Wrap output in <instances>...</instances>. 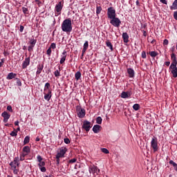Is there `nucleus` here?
Returning <instances> with one entry per match:
<instances>
[{
	"instance_id": "de8ad7c7",
	"label": "nucleus",
	"mask_w": 177,
	"mask_h": 177,
	"mask_svg": "<svg viewBox=\"0 0 177 177\" xmlns=\"http://www.w3.org/2000/svg\"><path fill=\"white\" fill-rule=\"evenodd\" d=\"M141 56L142 57V59H146V52L145 51H142Z\"/></svg>"
},
{
	"instance_id": "bb28decb",
	"label": "nucleus",
	"mask_w": 177,
	"mask_h": 177,
	"mask_svg": "<svg viewBox=\"0 0 177 177\" xmlns=\"http://www.w3.org/2000/svg\"><path fill=\"white\" fill-rule=\"evenodd\" d=\"M75 80H77V81H78V80H80L81 78V72L78 71L75 73Z\"/></svg>"
},
{
	"instance_id": "8fccbe9b",
	"label": "nucleus",
	"mask_w": 177,
	"mask_h": 177,
	"mask_svg": "<svg viewBox=\"0 0 177 177\" xmlns=\"http://www.w3.org/2000/svg\"><path fill=\"white\" fill-rule=\"evenodd\" d=\"M37 161H38L39 162H40L42 161V157H41V156H39V155L37 156Z\"/></svg>"
},
{
	"instance_id": "9b49d317",
	"label": "nucleus",
	"mask_w": 177,
	"mask_h": 177,
	"mask_svg": "<svg viewBox=\"0 0 177 177\" xmlns=\"http://www.w3.org/2000/svg\"><path fill=\"white\" fill-rule=\"evenodd\" d=\"M170 69L171 74L173 75L174 78L177 77V67L176 65H170Z\"/></svg>"
},
{
	"instance_id": "7c9ffc66",
	"label": "nucleus",
	"mask_w": 177,
	"mask_h": 177,
	"mask_svg": "<svg viewBox=\"0 0 177 177\" xmlns=\"http://www.w3.org/2000/svg\"><path fill=\"white\" fill-rule=\"evenodd\" d=\"M29 142H30V137L29 136H26L24 138V145H27V143H29Z\"/></svg>"
},
{
	"instance_id": "e433bc0d",
	"label": "nucleus",
	"mask_w": 177,
	"mask_h": 177,
	"mask_svg": "<svg viewBox=\"0 0 177 177\" xmlns=\"http://www.w3.org/2000/svg\"><path fill=\"white\" fill-rule=\"evenodd\" d=\"M22 12L23 13H24V15H27V12H28V9L27 8L23 7Z\"/></svg>"
},
{
	"instance_id": "864d4df0",
	"label": "nucleus",
	"mask_w": 177,
	"mask_h": 177,
	"mask_svg": "<svg viewBox=\"0 0 177 177\" xmlns=\"http://www.w3.org/2000/svg\"><path fill=\"white\" fill-rule=\"evenodd\" d=\"M168 44H169L168 39H165L163 41V45H168Z\"/></svg>"
},
{
	"instance_id": "c9c22d12",
	"label": "nucleus",
	"mask_w": 177,
	"mask_h": 177,
	"mask_svg": "<svg viewBox=\"0 0 177 177\" xmlns=\"http://www.w3.org/2000/svg\"><path fill=\"white\" fill-rule=\"evenodd\" d=\"M101 151H102V153H104V154H109V151H108V149H106V148H102V149H101Z\"/></svg>"
},
{
	"instance_id": "a18cd8bd",
	"label": "nucleus",
	"mask_w": 177,
	"mask_h": 177,
	"mask_svg": "<svg viewBox=\"0 0 177 177\" xmlns=\"http://www.w3.org/2000/svg\"><path fill=\"white\" fill-rule=\"evenodd\" d=\"M10 136H17V131H12L10 133Z\"/></svg>"
},
{
	"instance_id": "dca6fc26",
	"label": "nucleus",
	"mask_w": 177,
	"mask_h": 177,
	"mask_svg": "<svg viewBox=\"0 0 177 177\" xmlns=\"http://www.w3.org/2000/svg\"><path fill=\"white\" fill-rule=\"evenodd\" d=\"M171 59L172 60V63L171 64V66H175L177 65V61H176V55H175V53H171Z\"/></svg>"
},
{
	"instance_id": "4be33fe9",
	"label": "nucleus",
	"mask_w": 177,
	"mask_h": 177,
	"mask_svg": "<svg viewBox=\"0 0 177 177\" xmlns=\"http://www.w3.org/2000/svg\"><path fill=\"white\" fill-rule=\"evenodd\" d=\"M30 147L28 146H25L22 149V152L26 154H30Z\"/></svg>"
},
{
	"instance_id": "f257e3e1",
	"label": "nucleus",
	"mask_w": 177,
	"mask_h": 177,
	"mask_svg": "<svg viewBox=\"0 0 177 177\" xmlns=\"http://www.w3.org/2000/svg\"><path fill=\"white\" fill-rule=\"evenodd\" d=\"M61 28L64 32H71V31H73V24L71 23V19H66L64 20Z\"/></svg>"
},
{
	"instance_id": "09e8293b",
	"label": "nucleus",
	"mask_w": 177,
	"mask_h": 177,
	"mask_svg": "<svg viewBox=\"0 0 177 177\" xmlns=\"http://www.w3.org/2000/svg\"><path fill=\"white\" fill-rule=\"evenodd\" d=\"M17 84L18 86H21V81H20L19 79H17Z\"/></svg>"
},
{
	"instance_id": "69168bd1",
	"label": "nucleus",
	"mask_w": 177,
	"mask_h": 177,
	"mask_svg": "<svg viewBox=\"0 0 177 177\" xmlns=\"http://www.w3.org/2000/svg\"><path fill=\"white\" fill-rule=\"evenodd\" d=\"M88 49L87 48H84L82 49V53H85Z\"/></svg>"
},
{
	"instance_id": "6e6552de",
	"label": "nucleus",
	"mask_w": 177,
	"mask_h": 177,
	"mask_svg": "<svg viewBox=\"0 0 177 177\" xmlns=\"http://www.w3.org/2000/svg\"><path fill=\"white\" fill-rule=\"evenodd\" d=\"M44 95L45 100L49 102L50 100V98L52 97V90H48V91H44Z\"/></svg>"
},
{
	"instance_id": "ddd939ff",
	"label": "nucleus",
	"mask_w": 177,
	"mask_h": 177,
	"mask_svg": "<svg viewBox=\"0 0 177 177\" xmlns=\"http://www.w3.org/2000/svg\"><path fill=\"white\" fill-rule=\"evenodd\" d=\"M66 57H67V51L64 50L61 55V59L59 61L60 64H63V63L66 62Z\"/></svg>"
},
{
	"instance_id": "a211bd4d",
	"label": "nucleus",
	"mask_w": 177,
	"mask_h": 177,
	"mask_svg": "<svg viewBox=\"0 0 177 177\" xmlns=\"http://www.w3.org/2000/svg\"><path fill=\"white\" fill-rule=\"evenodd\" d=\"M120 96L122 99H128L131 97V93L122 91Z\"/></svg>"
},
{
	"instance_id": "412c9836",
	"label": "nucleus",
	"mask_w": 177,
	"mask_h": 177,
	"mask_svg": "<svg viewBox=\"0 0 177 177\" xmlns=\"http://www.w3.org/2000/svg\"><path fill=\"white\" fill-rule=\"evenodd\" d=\"M42 70H44V65H38L37 66V71L36 72L37 75H39L41 73H42Z\"/></svg>"
},
{
	"instance_id": "a878e982",
	"label": "nucleus",
	"mask_w": 177,
	"mask_h": 177,
	"mask_svg": "<svg viewBox=\"0 0 177 177\" xmlns=\"http://www.w3.org/2000/svg\"><path fill=\"white\" fill-rule=\"evenodd\" d=\"M106 45L108 48H109V49H111V51H113V44H111V42H110V41H106Z\"/></svg>"
},
{
	"instance_id": "9d476101",
	"label": "nucleus",
	"mask_w": 177,
	"mask_h": 177,
	"mask_svg": "<svg viewBox=\"0 0 177 177\" xmlns=\"http://www.w3.org/2000/svg\"><path fill=\"white\" fill-rule=\"evenodd\" d=\"M77 111L79 118H84V117H85V109L82 108H77Z\"/></svg>"
},
{
	"instance_id": "20e7f679",
	"label": "nucleus",
	"mask_w": 177,
	"mask_h": 177,
	"mask_svg": "<svg viewBox=\"0 0 177 177\" xmlns=\"http://www.w3.org/2000/svg\"><path fill=\"white\" fill-rule=\"evenodd\" d=\"M63 9V3L62 1H59L55 8V16H59V15H62V10Z\"/></svg>"
},
{
	"instance_id": "79ce46f5",
	"label": "nucleus",
	"mask_w": 177,
	"mask_h": 177,
	"mask_svg": "<svg viewBox=\"0 0 177 177\" xmlns=\"http://www.w3.org/2000/svg\"><path fill=\"white\" fill-rule=\"evenodd\" d=\"M50 49H56V44L52 43L50 46Z\"/></svg>"
},
{
	"instance_id": "f8f14e48",
	"label": "nucleus",
	"mask_w": 177,
	"mask_h": 177,
	"mask_svg": "<svg viewBox=\"0 0 177 177\" xmlns=\"http://www.w3.org/2000/svg\"><path fill=\"white\" fill-rule=\"evenodd\" d=\"M10 165L12 168H17V167H19V157H15L14 161L10 163Z\"/></svg>"
},
{
	"instance_id": "603ef678",
	"label": "nucleus",
	"mask_w": 177,
	"mask_h": 177,
	"mask_svg": "<svg viewBox=\"0 0 177 177\" xmlns=\"http://www.w3.org/2000/svg\"><path fill=\"white\" fill-rule=\"evenodd\" d=\"M13 169L15 175H17V174L19 173V170H17L16 168H13Z\"/></svg>"
},
{
	"instance_id": "4c0bfd02",
	"label": "nucleus",
	"mask_w": 177,
	"mask_h": 177,
	"mask_svg": "<svg viewBox=\"0 0 177 177\" xmlns=\"http://www.w3.org/2000/svg\"><path fill=\"white\" fill-rule=\"evenodd\" d=\"M54 75L55 77H60V72L58 70H57L55 71Z\"/></svg>"
},
{
	"instance_id": "a19ab883",
	"label": "nucleus",
	"mask_w": 177,
	"mask_h": 177,
	"mask_svg": "<svg viewBox=\"0 0 177 177\" xmlns=\"http://www.w3.org/2000/svg\"><path fill=\"white\" fill-rule=\"evenodd\" d=\"M46 53H47L48 56H50V55L52 54V49L50 47L47 50Z\"/></svg>"
},
{
	"instance_id": "6ab92c4d",
	"label": "nucleus",
	"mask_w": 177,
	"mask_h": 177,
	"mask_svg": "<svg viewBox=\"0 0 177 177\" xmlns=\"http://www.w3.org/2000/svg\"><path fill=\"white\" fill-rule=\"evenodd\" d=\"M122 38H123V41L125 44H128L129 41V35H128V33L127 32H123L122 33Z\"/></svg>"
},
{
	"instance_id": "338daca9",
	"label": "nucleus",
	"mask_w": 177,
	"mask_h": 177,
	"mask_svg": "<svg viewBox=\"0 0 177 177\" xmlns=\"http://www.w3.org/2000/svg\"><path fill=\"white\" fill-rule=\"evenodd\" d=\"M57 164H60V158L57 159Z\"/></svg>"
},
{
	"instance_id": "39448f33",
	"label": "nucleus",
	"mask_w": 177,
	"mask_h": 177,
	"mask_svg": "<svg viewBox=\"0 0 177 177\" xmlns=\"http://www.w3.org/2000/svg\"><path fill=\"white\" fill-rule=\"evenodd\" d=\"M110 23L112 26H113V27H120V26H121V20L120 19V18L118 17H113L112 19H111Z\"/></svg>"
},
{
	"instance_id": "58836bf2",
	"label": "nucleus",
	"mask_w": 177,
	"mask_h": 177,
	"mask_svg": "<svg viewBox=\"0 0 177 177\" xmlns=\"http://www.w3.org/2000/svg\"><path fill=\"white\" fill-rule=\"evenodd\" d=\"M39 169H40L41 172H46V167L42 166V167H39Z\"/></svg>"
},
{
	"instance_id": "423d86ee",
	"label": "nucleus",
	"mask_w": 177,
	"mask_h": 177,
	"mask_svg": "<svg viewBox=\"0 0 177 177\" xmlns=\"http://www.w3.org/2000/svg\"><path fill=\"white\" fill-rule=\"evenodd\" d=\"M67 153V148H62L59 152H57L56 155V159L59 160V158H63L64 157V154Z\"/></svg>"
},
{
	"instance_id": "5fc2aeb1",
	"label": "nucleus",
	"mask_w": 177,
	"mask_h": 177,
	"mask_svg": "<svg viewBox=\"0 0 177 177\" xmlns=\"http://www.w3.org/2000/svg\"><path fill=\"white\" fill-rule=\"evenodd\" d=\"M174 17L175 20H177V11H175L174 12Z\"/></svg>"
},
{
	"instance_id": "2f4dec72",
	"label": "nucleus",
	"mask_w": 177,
	"mask_h": 177,
	"mask_svg": "<svg viewBox=\"0 0 177 177\" xmlns=\"http://www.w3.org/2000/svg\"><path fill=\"white\" fill-rule=\"evenodd\" d=\"M140 106H139V104H135L133 106V110H135L136 111H138V110H139L140 109Z\"/></svg>"
},
{
	"instance_id": "0eeeda50",
	"label": "nucleus",
	"mask_w": 177,
	"mask_h": 177,
	"mask_svg": "<svg viewBox=\"0 0 177 177\" xmlns=\"http://www.w3.org/2000/svg\"><path fill=\"white\" fill-rule=\"evenodd\" d=\"M82 128L85 129L86 132H89V131H91V128H92L91 126V122L84 120L83 122Z\"/></svg>"
},
{
	"instance_id": "1a4fd4ad",
	"label": "nucleus",
	"mask_w": 177,
	"mask_h": 177,
	"mask_svg": "<svg viewBox=\"0 0 177 177\" xmlns=\"http://www.w3.org/2000/svg\"><path fill=\"white\" fill-rule=\"evenodd\" d=\"M88 171L90 174H97V175L100 172V170L95 165L90 166Z\"/></svg>"
},
{
	"instance_id": "13d9d810",
	"label": "nucleus",
	"mask_w": 177,
	"mask_h": 177,
	"mask_svg": "<svg viewBox=\"0 0 177 177\" xmlns=\"http://www.w3.org/2000/svg\"><path fill=\"white\" fill-rule=\"evenodd\" d=\"M24 30V27L23 26H20L19 30L21 32H23V30Z\"/></svg>"
},
{
	"instance_id": "ea45409f",
	"label": "nucleus",
	"mask_w": 177,
	"mask_h": 177,
	"mask_svg": "<svg viewBox=\"0 0 177 177\" xmlns=\"http://www.w3.org/2000/svg\"><path fill=\"white\" fill-rule=\"evenodd\" d=\"M39 168H40L41 167H45V162L44 161L41 162H39Z\"/></svg>"
},
{
	"instance_id": "f03ea898",
	"label": "nucleus",
	"mask_w": 177,
	"mask_h": 177,
	"mask_svg": "<svg viewBox=\"0 0 177 177\" xmlns=\"http://www.w3.org/2000/svg\"><path fill=\"white\" fill-rule=\"evenodd\" d=\"M151 147L153 149V151L156 152L158 150V141L157 138L153 137L151 141Z\"/></svg>"
},
{
	"instance_id": "2eb2a0df",
	"label": "nucleus",
	"mask_w": 177,
	"mask_h": 177,
	"mask_svg": "<svg viewBox=\"0 0 177 177\" xmlns=\"http://www.w3.org/2000/svg\"><path fill=\"white\" fill-rule=\"evenodd\" d=\"M30 66V57H26L22 64V68H27Z\"/></svg>"
},
{
	"instance_id": "e2e57ef3",
	"label": "nucleus",
	"mask_w": 177,
	"mask_h": 177,
	"mask_svg": "<svg viewBox=\"0 0 177 177\" xmlns=\"http://www.w3.org/2000/svg\"><path fill=\"white\" fill-rule=\"evenodd\" d=\"M15 125L16 127H19V120H17V121L15 122Z\"/></svg>"
},
{
	"instance_id": "774afa93",
	"label": "nucleus",
	"mask_w": 177,
	"mask_h": 177,
	"mask_svg": "<svg viewBox=\"0 0 177 177\" xmlns=\"http://www.w3.org/2000/svg\"><path fill=\"white\" fill-rule=\"evenodd\" d=\"M36 142H39V137L36 138Z\"/></svg>"
},
{
	"instance_id": "3c124183",
	"label": "nucleus",
	"mask_w": 177,
	"mask_h": 177,
	"mask_svg": "<svg viewBox=\"0 0 177 177\" xmlns=\"http://www.w3.org/2000/svg\"><path fill=\"white\" fill-rule=\"evenodd\" d=\"M34 48V46H32V45H30L28 47V50L29 52H31V50H32V48Z\"/></svg>"
},
{
	"instance_id": "c85d7f7f",
	"label": "nucleus",
	"mask_w": 177,
	"mask_h": 177,
	"mask_svg": "<svg viewBox=\"0 0 177 177\" xmlns=\"http://www.w3.org/2000/svg\"><path fill=\"white\" fill-rule=\"evenodd\" d=\"M149 55L150 56H151V57H156V56H157L158 53H157V52L156 51H151V52H149Z\"/></svg>"
},
{
	"instance_id": "393cba45",
	"label": "nucleus",
	"mask_w": 177,
	"mask_h": 177,
	"mask_svg": "<svg viewBox=\"0 0 177 177\" xmlns=\"http://www.w3.org/2000/svg\"><path fill=\"white\" fill-rule=\"evenodd\" d=\"M49 88H50V83H46L44 86V92H48L49 91Z\"/></svg>"
},
{
	"instance_id": "72a5a7b5",
	"label": "nucleus",
	"mask_w": 177,
	"mask_h": 177,
	"mask_svg": "<svg viewBox=\"0 0 177 177\" xmlns=\"http://www.w3.org/2000/svg\"><path fill=\"white\" fill-rule=\"evenodd\" d=\"M102 12V8L100 6H97L96 8V13L97 15H100V12Z\"/></svg>"
},
{
	"instance_id": "680f3d73",
	"label": "nucleus",
	"mask_w": 177,
	"mask_h": 177,
	"mask_svg": "<svg viewBox=\"0 0 177 177\" xmlns=\"http://www.w3.org/2000/svg\"><path fill=\"white\" fill-rule=\"evenodd\" d=\"M165 66H167L168 67V66H169V64H171V62H165Z\"/></svg>"
},
{
	"instance_id": "052dcab7",
	"label": "nucleus",
	"mask_w": 177,
	"mask_h": 177,
	"mask_svg": "<svg viewBox=\"0 0 177 177\" xmlns=\"http://www.w3.org/2000/svg\"><path fill=\"white\" fill-rule=\"evenodd\" d=\"M3 59H1V62H0V67H2V66H3Z\"/></svg>"
},
{
	"instance_id": "b1692460",
	"label": "nucleus",
	"mask_w": 177,
	"mask_h": 177,
	"mask_svg": "<svg viewBox=\"0 0 177 177\" xmlns=\"http://www.w3.org/2000/svg\"><path fill=\"white\" fill-rule=\"evenodd\" d=\"M17 75L16 73H10L7 76V80H13Z\"/></svg>"
},
{
	"instance_id": "6e6d98bb",
	"label": "nucleus",
	"mask_w": 177,
	"mask_h": 177,
	"mask_svg": "<svg viewBox=\"0 0 177 177\" xmlns=\"http://www.w3.org/2000/svg\"><path fill=\"white\" fill-rule=\"evenodd\" d=\"M20 156H22V157H24V158H25L26 156H28V154H27V153H24V152H22Z\"/></svg>"
},
{
	"instance_id": "f704fd0d",
	"label": "nucleus",
	"mask_w": 177,
	"mask_h": 177,
	"mask_svg": "<svg viewBox=\"0 0 177 177\" xmlns=\"http://www.w3.org/2000/svg\"><path fill=\"white\" fill-rule=\"evenodd\" d=\"M88 47H89V43L88 42V41H86L85 43L84 44L83 48L84 49H88Z\"/></svg>"
},
{
	"instance_id": "c756f323",
	"label": "nucleus",
	"mask_w": 177,
	"mask_h": 177,
	"mask_svg": "<svg viewBox=\"0 0 177 177\" xmlns=\"http://www.w3.org/2000/svg\"><path fill=\"white\" fill-rule=\"evenodd\" d=\"M102 117L99 116L96 118V123L98 124L99 125H100V124H102Z\"/></svg>"
},
{
	"instance_id": "49530a36",
	"label": "nucleus",
	"mask_w": 177,
	"mask_h": 177,
	"mask_svg": "<svg viewBox=\"0 0 177 177\" xmlns=\"http://www.w3.org/2000/svg\"><path fill=\"white\" fill-rule=\"evenodd\" d=\"M64 143H66V145H68L70 143V139L64 138Z\"/></svg>"
},
{
	"instance_id": "aec40b11",
	"label": "nucleus",
	"mask_w": 177,
	"mask_h": 177,
	"mask_svg": "<svg viewBox=\"0 0 177 177\" xmlns=\"http://www.w3.org/2000/svg\"><path fill=\"white\" fill-rule=\"evenodd\" d=\"M127 73L130 78H133V77H135V71H133V69L131 68H128Z\"/></svg>"
},
{
	"instance_id": "4d7b16f0",
	"label": "nucleus",
	"mask_w": 177,
	"mask_h": 177,
	"mask_svg": "<svg viewBox=\"0 0 177 177\" xmlns=\"http://www.w3.org/2000/svg\"><path fill=\"white\" fill-rule=\"evenodd\" d=\"M162 3H164L165 5H167V0H160Z\"/></svg>"
},
{
	"instance_id": "bf43d9fd",
	"label": "nucleus",
	"mask_w": 177,
	"mask_h": 177,
	"mask_svg": "<svg viewBox=\"0 0 177 177\" xmlns=\"http://www.w3.org/2000/svg\"><path fill=\"white\" fill-rule=\"evenodd\" d=\"M142 32L144 37H147V32H146V30H142Z\"/></svg>"
},
{
	"instance_id": "37998d69",
	"label": "nucleus",
	"mask_w": 177,
	"mask_h": 177,
	"mask_svg": "<svg viewBox=\"0 0 177 177\" xmlns=\"http://www.w3.org/2000/svg\"><path fill=\"white\" fill-rule=\"evenodd\" d=\"M7 110L10 111V113L13 112V109H12V106L9 105L7 106Z\"/></svg>"
},
{
	"instance_id": "f3484780",
	"label": "nucleus",
	"mask_w": 177,
	"mask_h": 177,
	"mask_svg": "<svg viewBox=\"0 0 177 177\" xmlns=\"http://www.w3.org/2000/svg\"><path fill=\"white\" fill-rule=\"evenodd\" d=\"M100 128H102L100 125L95 124L93 127V131L94 132V133H99V132H100Z\"/></svg>"
},
{
	"instance_id": "cd10ccee",
	"label": "nucleus",
	"mask_w": 177,
	"mask_h": 177,
	"mask_svg": "<svg viewBox=\"0 0 177 177\" xmlns=\"http://www.w3.org/2000/svg\"><path fill=\"white\" fill-rule=\"evenodd\" d=\"M169 164L171 165H173V167H174V169H176V171H177V164L175 162H174V160H170Z\"/></svg>"
},
{
	"instance_id": "c03bdc74",
	"label": "nucleus",
	"mask_w": 177,
	"mask_h": 177,
	"mask_svg": "<svg viewBox=\"0 0 177 177\" xmlns=\"http://www.w3.org/2000/svg\"><path fill=\"white\" fill-rule=\"evenodd\" d=\"M69 162H70L71 164H74V162H77V159H76V158L71 159V160H69Z\"/></svg>"
},
{
	"instance_id": "7ed1b4c3",
	"label": "nucleus",
	"mask_w": 177,
	"mask_h": 177,
	"mask_svg": "<svg viewBox=\"0 0 177 177\" xmlns=\"http://www.w3.org/2000/svg\"><path fill=\"white\" fill-rule=\"evenodd\" d=\"M116 14H115V9L113 7H109L107 10V17L108 19H114L115 17Z\"/></svg>"
},
{
	"instance_id": "473e14b6",
	"label": "nucleus",
	"mask_w": 177,
	"mask_h": 177,
	"mask_svg": "<svg viewBox=\"0 0 177 177\" xmlns=\"http://www.w3.org/2000/svg\"><path fill=\"white\" fill-rule=\"evenodd\" d=\"M30 45H32V46H35V44H37V40L32 39L30 41Z\"/></svg>"
},
{
	"instance_id": "4468645a",
	"label": "nucleus",
	"mask_w": 177,
	"mask_h": 177,
	"mask_svg": "<svg viewBox=\"0 0 177 177\" xmlns=\"http://www.w3.org/2000/svg\"><path fill=\"white\" fill-rule=\"evenodd\" d=\"M1 116L3 118V122H8V120L10 118V114L8 113L6 111L3 112Z\"/></svg>"
},
{
	"instance_id": "0e129e2a",
	"label": "nucleus",
	"mask_w": 177,
	"mask_h": 177,
	"mask_svg": "<svg viewBox=\"0 0 177 177\" xmlns=\"http://www.w3.org/2000/svg\"><path fill=\"white\" fill-rule=\"evenodd\" d=\"M20 161H24V156L20 155Z\"/></svg>"
},
{
	"instance_id": "5701e85b",
	"label": "nucleus",
	"mask_w": 177,
	"mask_h": 177,
	"mask_svg": "<svg viewBox=\"0 0 177 177\" xmlns=\"http://www.w3.org/2000/svg\"><path fill=\"white\" fill-rule=\"evenodd\" d=\"M170 9H171V10H176V9H177V0H175L173 2L172 6H170Z\"/></svg>"
}]
</instances>
